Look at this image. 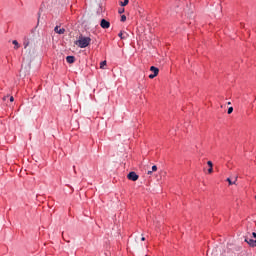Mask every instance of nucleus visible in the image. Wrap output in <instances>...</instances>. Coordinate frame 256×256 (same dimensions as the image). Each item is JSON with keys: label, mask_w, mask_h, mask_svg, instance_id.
I'll return each instance as SVG.
<instances>
[{"label": "nucleus", "mask_w": 256, "mask_h": 256, "mask_svg": "<svg viewBox=\"0 0 256 256\" xmlns=\"http://www.w3.org/2000/svg\"><path fill=\"white\" fill-rule=\"evenodd\" d=\"M91 44V39L89 37L80 36L79 39L75 42V45L80 47V49H85Z\"/></svg>", "instance_id": "1"}, {"label": "nucleus", "mask_w": 256, "mask_h": 256, "mask_svg": "<svg viewBox=\"0 0 256 256\" xmlns=\"http://www.w3.org/2000/svg\"><path fill=\"white\" fill-rule=\"evenodd\" d=\"M252 237H254L255 240H253V238L245 237V242L248 243V245H250V247H256V233L255 232L252 233Z\"/></svg>", "instance_id": "2"}, {"label": "nucleus", "mask_w": 256, "mask_h": 256, "mask_svg": "<svg viewBox=\"0 0 256 256\" xmlns=\"http://www.w3.org/2000/svg\"><path fill=\"white\" fill-rule=\"evenodd\" d=\"M100 27H102V29H109V27H111V23L105 19H102L100 22Z\"/></svg>", "instance_id": "3"}, {"label": "nucleus", "mask_w": 256, "mask_h": 256, "mask_svg": "<svg viewBox=\"0 0 256 256\" xmlns=\"http://www.w3.org/2000/svg\"><path fill=\"white\" fill-rule=\"evenodd\" d=\"M128 179L130 181H137V179H139V175H137V173L135 172H130L128 175H127Z\"/></svg>", "instance_id": "4"}, {"label": "nucleus", "mask_w": 256, "mask_h": 256, "mask_svg": "<svg viewBox=\"0 0 256 256\" xmlns=\"http://www.w3.org/2000/svg\"><path fill=\"white\" fill-rule=\"evenodd\" d=\"M54 31L55 33H58V35H63L65 33V28H59V26H56Z\"/></svg>", "instance_id": "5"}, {"label": "nucleus", "mask_w": 256, "mask_h": 256, "mask_svg": "<svg viewBox=\"0 0 256 256\" xmlns=\"http://www.w3.org/2000/svg\"><path fill=\"white\" fill-rule=\"evenodd\" d=\"M150 71H152V73H154V75H159V68H157L155 66H151Z\"/></svg>", "instance_id": "6"}, {"label": "nucleus", "mask_w": 256, "mask_h": 256, "mask_svg": "<svg viewBox=\"0 0 256 256\" xmlns=\"http://www.w3.org/2000/svg\"><path fill=\"white\" fill-rule=\"evenodd\" d=\"M67 63H75V56H67L66 57Z\"/></svg>", "instance_id": "7"}, {"label": "nucleus", "mask_w": 256, "mask_h": 256, "mask_svg": "<svg viewBox=\"0 0 256 256\" xmlns=\"http://www.w3.org/2000/svg\"><path fill=\"white\" fill-rule=\"evenodd\" d=\"M118 37H120V39H127V37H129V34H127L125 32H120L118 34Z\"/></svg>", "instance_id": "8"}, {"label": "nucleus", "mask_w": 256, "mask_h": 256, "mask_svg": "<svg viewBox=\"0 0 256 256\" xmlns=\"http://www.w3.org/2000/svg\"><path fill=\"white\" fill-rule=\"evenodd\" d=\"M26 57L29 59V58H31L32 57V55H33V52L31 51V49H27L26 50Z\"/></svg>", "instance_id": "9"}, {"label": "nucleus", "mask_w": 256, "mask_h": 256, "mask_svg": "<svg viewBox=\"0 0 256 256\" xmlns=\"http://www.w3.org/2000/svg\"><path fill=\"white\" fill-rule=\"evenodd\" d=\"M12 44L14 45V49H19L20 45H19V42L17 40H13Z\"/></svg>", "instance_id": "10"}, {"label": "nucleus", "mask_w": 256, "mask_h": 256, "mask_svg": "<svg viewBox=\"0 0 256 256\" xmlns=\"http://www.w3.org/2000/svg\"><path fill=\"white\" fill-rule=\"evenodd\" d=\"M226 181L229 183V185H235V183H237V177L235 178V181H231V178H227Z\"/></svg>", "instance_id": "11"}, {"label": "nucleus", "mask_w": 256, "mask_h": 256, "mask_svg": "<svg viewBox=\"0 0 256 256\" xmlns=\"http://www.w3.org/2000/svg\"><path fill=\"white\" fill-rule=\"evenodd\" d=\"M121 7H127L129 5V0H124L123 2H120Z\"/></svg>", "instance_id": "12"}, {"label": "nucleus", "mask_w": 256, "mask_h": 256, "mask_svg": "<svg viewBox=\"0 0 256 256\" xmlns=\"http://www.w3.org/2000/svg\"><path fill=\"white\" fill-rule=\"evenodd\" d=\"M105 65H107V61L104 60L100 63V69H105Z\"/></svg>", "instance_id": "13"}, {"label": "nucleus", "mask_w": 256, "mask_h": 256, "mask_svg": "<svg viewBox=\"0 0 256 256\" xmlns=\"http://www.w3.org/2000/svg\"><path fill=\"white\" fill-rule=\"evenodd\" d=\"M29 40H25L24 42H23V45H24V49H27L28 47H29Z\"/></svg>", "instance_id": "14"}, {"label": "nucleus", "mask_w": 256, "mask_h": 256, "mask_svg": "<svg viewBox=\"0 0 256 256\" xmlns=\"http://www.w3.org/2000/svg\"><path fill=\"white\" fill-rule=\"evenodd\" d=\"M121 21H122L123 23H125V21H127V16L122 15V16H121Z\"/></svg>", "instance_id": "15"}, {"label": "nucleus", "mask_w": 256, "mask_h": 256, "mask_svg": "<svg viewBox=\"0 0 256 256\" xmlns=\"http://www.w3.org/2000/svg\"><path fill=\"white\" fill-rule=\"evenodd\" d=\"M118 13L121 15V14H123V13H125V8H120L119 10H118Z\"/></svg>", "instance_id": "16"}, {"label": "nucleus", "mask_w": 256, "mask_h": 256, "mask_svg": "<svg viewBox=\"0 0 256 256\" xmlns=\"http://www.w3.org/2000/svg\"><path fill=\"white\" fill-rule=\"evenodd\" d=\"M231 113H233V107L228 108V115H231Z\"/></svg>", "instance_id": "17"}, {"label": "nucleus", "mask_w": 256, "mask_h": 256, "mask_svg": "<svg viewBox=\"0 0 256 256\" xmlns=\"http://www.w3.org/2000/svg\"><path fill=\"white\" fill-rule=\"evenodd\" d=\"M155 77H157V75H155V74H150L149 75V79H155Z\"/></svg>", "instance_id": "18"}, {"label": "nucleus", "mask_w": 256, "mask_h": 256, "mask_svg": "<svg viewBox=\"0 0 256 256\" xmlns=\"http://www.w3.org/2000/svg\"><path fill=\"white\" fill-rule=\"evenodd\" d=\"M207 165H208V167H213V162L208 161V162H207Z\"/></svg>", "instance_id": "19"}, {"label": "nucleus", "mask_w": 256, "mask_h": 256, "mask_svg": "<svg viewBox=\"0 0 256 256\" xmlns=\"http://www.w3.org/2000/svg\"><path fill=\"white\" fill-rule=\"evenodd\" d=\"M155 171H157V166L156 165L152 166V172H155Z\"/></svg>", "instance_id": "20"}, {"label": "nucleus", "mask_w": 256, "mask_h": 256, "mask_svg": "<svg viewBox=\"0 0 256 256\" xmlns=\"http://www.w3.org/2000/svg\"><path fill=\"white\" fill-rule=\"evenodd\" d=\"M208 173H213V167H210V168L208 169Z\"/></svg>", "instance_id": "21"}, {"label": "nucleus", "mask_w": 256, "mask_h": 256, "mask_svg": "<svg viewBox=\"0 0 256 256\" xmlns=\"http://www.w3.org/2000/svg\"><path fill=\"white\" fill-rule=\"evenodd\" d=\"M15 101V98L13 96L10 97V102L13 103Z\"/></svg>", "instance_id": "22"}, {"label": "nucleus", "mask_w": 256, "mask_h": 256, "mask_svg": "<svg viewBox=\"0 0 256 256\" xmlns=\"http://www.w3.org/2000/svg\"><path fill=\"white\" fill-rule=\"evenodd\" d=\"M8 97H9V96H4V97H3V101H7Z\"/></svg>", "instance_id": "23"}, {"label": "nucleus", "mask_w": 256, "mask_h": 256, "mask_svg": "<svg viewBox=\"0 0 256 256\" xmlns=\"http://www.w3.org/2000/svg\"><path fill=\"white\" fill-rule=\"evenodd\" d=\"M151 173H153V170H152V171L149 170V171L147 172V175H151Z\"/></svg>", "instance_id": "24"}, {"label": "nucleus", "mask_w": 256, "mask_h": 256, "mask_svg": "<svg viewBox=\"0 0 256 256\" xmlns=\"http://www.w3.org/2000/svg\"><path fill=\"white\" fill-rule=\"evenodd\" d=\"M141 241H145V237H142V238H141Z\"/></svg>", "instance_id": "25"}, {"label": "nucleus", "mask_w": 256, "mask_h": 256, "mask_svg": "<svg viewBox=\"0 0 256 256\" xmlns=\"http://www.w3.org/2000/svg\"><path fill=\"white\" fill-rule=\"evenodd\" d=\"M228 105H231V102H228Z\"/></svg>", "instance_id": "26"}]
</instances>
